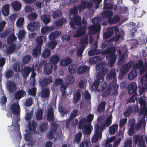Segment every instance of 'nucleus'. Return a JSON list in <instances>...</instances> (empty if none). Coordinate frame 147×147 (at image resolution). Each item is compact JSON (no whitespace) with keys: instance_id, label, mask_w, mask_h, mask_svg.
<instances>
[{"instance_id":"f257e3e1","label":"nucleus","mask_w":147,"mask_h":147,"mask_svg":"<svg viewBox=\"0 0 147 147\" xmlns=\"http://www.w3.org/2000/svg\"><path fill=\"white\" fill-rule=\"evenodd\" d=\"M112 117L108 116L103 124L100 126L98 124H95L94 126V134L92 137L91 141L93 143L97 142L99 140L102 138V133L105 127H108L112 123Z\"/></svg>"},{"instance_id":"f03ea898","label":"nucleus","mask_w":147,"mask_h":147,"mask_svg":"<svg viewBox=\"0 0 147 147\" xmlns=\"http://www.w3.org/2000/svg\"><path fill=\"white\" fill-rule=\"evenodd\" d=\"M108 72L107 68L103 67L99 71L96 75L97 79L91 85V90L92 91L98 90L100 83H102L104 80L105 75Z\"/></svg>"},{"instance_id":"7ed1b4c3","label":"nucleus","mask_w":147,"mask_h":147,"mask_svg":"<svg viewBox=\"0 0 147 147\" xmlns=\"http://www.w3.org/2000/svg\"><path fill=\"white\" fill-rule=\"evenodd\" d=\"M100 20V18L99 17L92 19V22L93 24L90 25L88 28L90 34H93L99 32L101 29Z\"/></svg>"},{"instance_id":"20e7f679","label":"nucleus","mask_w":147,"mask_h":147,"mask_svg":"<svg viewBox=\"0 0 147 147\" xmlns=\"http://www.w3.org/2000/svg\"><path fill=\"white\" fill-rule=\"evenodd\" d=\"M116 77L115 70L114 69H112L106 76V79L107 80L112 81L109 84L114 86V88L115 89L116 88V90L119 87V86L116 83L117 80Z\"/></svg>"},{"instance_id":"39448f33","label":"nucleus","mask_w":147,"mask_h":147,"mask_svg":"<svg viewBox=\"0 0 147 147\" xmlns=\"http://www.w3.org/2000/svg\"><path fill=\"white\" fill-rule=\"evenodd\" d=\"M137 85L135 82H131L129 84V95L134 94V95L132 96L129 98V102H134L135 100H136Z\"/></svg>"},{"instance_id":"423d86ee","label":"nucleus","mask_w":147,"mask_h":147,"mask_svg":"<svg viewBox=\"0 0 147 147\" xmlns=\"http://www.w3.org/2000/svg\"><path fill=\"white\" fill-rule=\"evenodd\" d=\"M104 52L107 54V57L109 59L108 63L110 66H112L116 59V57L115 55V51L111 49H108L105 50Z\"/></svg>"},{"instance_id":"0eeeda50","label":"nucleus","mask_w":147,"mask_h":147,"mask_svg":"<svg viewBox=\"0 0 147 147\" xmlns=\"http://www.w3.org/2000/svg\"><path fill=\"white\" fill-rule=\"evenodd\" d=\"M134 143L136 144L138 142L139 147H146L143 136L139 134L134 135L133 136Z\"/></svg>"},{"instance_id":"6e6552de","label":"nucleus","mask_w":147,"mask_h":147,"mask_svg":"<svg viewBox=\"0 0 147 147\" xmlns=\"http://www.w3.org/2000/svg\"><path fill=\"white\" fill-rule=\"evenodd\" d=\"M92 5V3L88 0H81V4L77 5V8L79 12H80L83 9L91 8Z\"/></svg>"},{"instance_id":"1a4fd4ad","label":"nucleus","mask_w":147,"mask_h":147,"mask_svg":"<svg viewBox=\"0 0 147 147\" xmlns=\"http://www.w3.org/2000/svg\"><path fill=\"white\" fill-rule=\"evenodd\" d=\"M53 82L51 77L50 76L47 78H44L43 79H40L39 83L41 87L43 88L47 86L49 84Z\"/></svg>"},{"instance_id":"9d476101","label":"nucleus","mask_w":147,"mask_h":147,"mask_svg":"<svg viewBox=\"0 0 147 147\" xmlns=\"http://www.w3.org/2000/svg\"><path fill=\"white\" fill-rule=\"evenodd\" d=\"M112 90H113L112 92L113 94L115 95L117 94L118 89L116 90V88L115 89L114 88V86L111 85V84H109L108 88L102 93V96L105 97L108 96Z\"/></svg>"},{"instance_id":"9b49d317","label":"nucleus","mask_w":147,"mask_h":147,"mask_svg":"<svg viewBox=\"0 0 147 147\" xmlns=\"http://www.w3.org/2000/svg\"><path fill=\"white\" fill-rule=\"evenodd\" d=\"M14 114L18 115L20 113V108L18 103H14L12 104L9 109Z\"/></svg>"},{"instance_id":"f8f14e48","label":"nucleus","mask_w":147,"mask_h":147,"mask_svg":"<svg viewBox=\"0 0 147 147\" xmlns=\"http://www.w3.org/2000/svg\"><path fill=\"white\" fill-rule=\"evenodd\" d=\"M39 25L37 22H31L27 25L28 30L31 32L37 31L39 28Z\"/></svg>"},{"instance_id":"ddd939ff","label":"nucleus","mask_w":147,"mask_h":147,"mask_svg":"<svg viewBox=\"0 0 147 147\" xmlns=\"http://www.w3.org/2000/svg\"><path fill=\"white\" fill-rule=\"evenodd\" d=\"M87 26H84L80 27L76 31V33L74 36L75 37H78L81 36L86 33L85 30H86Z\"/></svg>"},{"instance_id":"4468645a","label":"nucleus","mask_w":147,"mask_h":147,"mask_svg":"<svg viewBox=\"0 0 147 147\" xmlns=\"http://www.w3.org/2000/svg\"><path fill=\"white\" fill-rule=\"evenodd\" d=\"M7 88L10 93H13L15 92L16 89V86L14 82L9 80L7 82Z\"/></svg>"},{"instance_id":"2eb2a0df","label":"nucleus","mask_w":147,"mask_h":147,"mask_svg":"<svg viewBox=\"0 0 147 147\" xmlns=\"http://www.w3.org/2000/svg\"><path fill=\"white\" fill-rule=\"evenodd\" d=\"M32 68L30 66H27L24 67L22 70V74L24 78H26L29 76Z\"/></svg>"},{"instance_id":"dca6fc26","label":"nucleus","mask_w":147,"mask_h":147,"mask_svg":"<svg viewBox=\"0 0 147 147\" xmlns=\"http://www.w3.org/2000/svg\"><path fill=\"white\" fill-rule=\"evenodd\" d=\"M26 92L23 90L17 91L14 94V97L16 100H19L26 95Z\"/></svg>"},{"instance_id":"f3484780","label":"nucleus","mask_w":147,"mask_h":147,"mask_svg":"<svg viewBox=\"0 0 147 147\" xmlns=\"http://www.w3.org/2000/svg\"><path fill=\"white\" fill-rule=\"evenodd\" d=\"M90 69V67L86 65L81 66L78 68L77 72L79 74H84L89 71Z\"/></svg>"},{"instance_id":"a211bd4d","label":"nucleus","mask_w":147,"mask_h":147,"mask_svg":"<svg viewBox=\"0 0 147 147\" xmlns=\"http://www.w3.org/2000/svg\"><path fill=\"white\" fill-rule=\"evenodd\" d=\"M142 97L141 96L139 100V102L141 110L142 112H143L145 111L146 107V103L145 101V99L144 98L145 97L144 95L142 96Z\"/></svg>"},{"instance_id":"6ab92c4d","label":"nucleus","mask_w":147,"mask_h":147,"mask_svg":"<svg viewBox=\"0 0 147 147\" xmlns=\"http://www.w3.org/2000/svg\"><path fill=\"white\" fill-rule=\"evenodd\" d=\"M10 5L9 4L4 5L2 10V13L3 15L7 16L9 14V9Z\"/></svg>"},{"instance_id":"aec40b11","label":"nucleus","mask_w":147,"mask_h":147,"mask_svg":"<svg viewBox=\"0 0 147 147\" xmlns=\"http://www.w3.org/2000/svg\"><path fill=\"white\" fill-rule=\"evenodd\" d=\"M24 139L25 141L29 142L27 143L28 145L33 146L34 143L33 142V138L30 133H26L24 135Z\"/></svg>"},{"instance_id":"412c9836","label":"nucleus","mask_w":147,"mask_h":147,"mask_svg":"<svg viewBox=\"0 0 147 147\" xmlns=\"http://www.w3.org/2000/svg\"><path fill=\"white\" fill-rule=\"evenodd\" d=\"M82 129V131L85 134L89 135L92 131V127L90 124H87Z\"/></svg>"},{"instance_id":"4be33fe9","label":"nucleus","mask_w":147,"mask_h":147,"mask_svg":"<svg viewBox=\"0 0 147 147\" xmlns=\"http://www.w3.org/2000/svg\"><path fill=\"white\" fill-rule=\"evenodd\" d=\"M11 5L14 10L16 11H20L22 7L21 4L18 1L12 2Z\"/></svg>"},{"instance_id":"5701e85b","label":"nucleus","mask_w":147,"mask_h":147,"mask_svg":"<svg viewBox=\"0 0 147 147\" xmlns=\"http://www.w3.org/2000/svg\"><path fill=\"white\" fill-rule=\"evenodd\" d=\"M47 117L49 121H54V111L53 108H50L48 109Z\"/></svg>"},{"instance_id":"b1692460","label":"nucleus","mask_w":147,"mask_h":147,"mask_svg":"<svg viewBox=\"0 0 147 147\" xmlns=\"http://www.w3.org/2000/svg\"><path fill=\"white\" fill-rule=\"evenodd\" d=\"M54 29V28L53 27H49L46 26L41 28V32L42 34L45 35L46 34H48L49 32L53 30Z\"/></svg>"},{"instance_id":"393cba45","label":"nucleus","mask_w":147,"mask_h":147,"mask_svg":"<svg viewBox=\"0 0 147 147\" xmlns=\"http://www.w3.org/2000/svg\"><path fill=\"white\" fill-rule=\"evenodd\" d=\"M53 65L50 63H48L45 65V67H44L45 73L47 75H50L52 71Z\"/></svg>"},{"instance_id":"a878e982","label":"nucleus","mask_w":147,"mask_h":147,"mask_svg":"<svg viewBox=\"0 0 147 147\" xmlns=\"http://www.w3.org/2000/svg\"><path fill=\"white\" fill-rule=\"evenodd\" d=\"M46 38L45 36H38L36 39L37 43L36 46L41 47L43 41H45Z\"/></svg>"},{"instance_id":"bb28decb","label":"nucleus","mask_w":147,"mask_h":147,"mask_svg":"<svg viewBox=\"0 0 147 147\" xmlns=\"http://www.w3.org/2000/svg\"><path fill=\"white\" fill-rule=\"evenodd\" d=\"M113 12L111 10L105 11L102 13L101 16L105 18H108L109 19L111 18V17L113 16Z\"/></svg>"},{"instance_id":"cd10ccee","label":"nucleus","mask_w":147,"mask_h":147,"mask_svg":"<svg viewBox=\"0 0 147 147\" xmlns=\"http://www.w3.org/2000/svg\"><path fill=\"white\" fill-rule=\"evenodd\" d=\"M41 47L37 46L33 49L32 51V55L34 57L37 58L38 57V54H41Z\"/></svg>"},{"instance_id":"c85d7f7f","label":"nucleus","mask_w":147,"mask_h":147,"mask_svg":"<svg viewBox=\"0 0 147 147\" xmlns=\"http://www.w3.org/2000/svg\"><path fill=\"white\" fill-rule=\"evenodd\" d=\"M135 119H134L131 120H129V123H130V127L129 128V136L133 135L135 132L134 129Z\"/></svg>"},{"instance_id":"c756f323","label":"nucleus","mask_w":147,"mask_h":147,"mask_svg":"<svg viewBox=\"0 0 147 147\" xmlns=\"http://www.w3.org/2000/svg\"><path fill=\"white\" fill-rule=\"evenodd\" d=\"M72 60L69 57H67L64 60L61 61L60 62L62 66H65L68 65L72 62Z\"/></svg>"},{"instance_id":"7c9ffc66","label":"nucleus","mask_w":147,"mask_h":147,"mask_svg":"<svg viewBox=\"0 0 147 147\" xmlns=\"http://www.w3.org/2000/svg\"><path fill=\"white\" fill-rule=\"evenodd\" d=\"M118 125L117 124H113L109 128V133L110 135H113L115 134L117 131Z\"/></svg>"},{"instance_id":"2f4dec72","label":"nucleus","mask_w":147,"mask_h":147,"mask_svg":"<svg viewBox=\"0 0 147 147\" xmlns=\"http://www.w3.org/2000/svg\"><path fill=\"white\" fill-rule=\"evenodd\" d=\"M60 33L58 31H55L50 33L49 36V38L51 40H54L60 36Z\"/></svg>"},{"instance_id":"473e14b6","label":"nucleus","mask_w":147,"mask_h":147,"mask_svg":"<svg viewBox=\"0 0 147 147\" xmlns=\"http://www.w3.org/2000/svg\"><path fill=\"white\" fill-rule=\"evenodd\" d=\"M60 60L59 56L57 55H54L51 56L50 59V63L53 65H56Z\"/></svg>"},{"instance_id":"72a5a7b5","label":"nucleus","mask_w":147,"mask_h":147,"mask_svg":"<svg viewBox=\"0 0 147 147\" xmlns=\"http://www.w3.org/2000/svg\"><path fill=\"white\" fill-rule=\"evenodd\" d=\"M129 71V63H127L126 65H123L120 68V74L122 77Z\"/></svg>"},{"instance_id":"f704fd0d","label":"nucleus","mask_w":147,"mask_h":147,"mask_svg":"<svg viewBox=\"0 0 147 147\" xmlns=\"http://www.w3.org/2000/svg\"><path fill=\"white\" fill-rule=\"evenodd\" d=\"M81 98V94L80 90H77L74 96H73V101L74 103H77Z\"/></svg>"},{"instance_id":"c9c22d12","label":"nucleus","mask_w":147,"mask_h":147,"mask_svg":"<svg viewBox=\"0 0 147 147\" xmlns=\"http://www.w3.org/2000/svg\"><path fill=\"white\" fill-rule=\"evenodd\" d=\"M78 9L77 6L75 5L73 8H71L69 11V18H72L73 16H77L76 14L78 13Z\"/></svg>"},{"instance_id":"e433bc0d","label":"nucleus","mask_w":147,"mask_h":147,"mask_svg":"<svg viewBox=\"0 0 147 147\" xmlns=\"http://www.w3.org/2000/svg\"><path fill=\"white\" fill-rule=\"evenodd\" d=\"M22 64L19 62L15 63L13 65V69L16 72H20L22 69Z\"/></svg>"},{"instance_id":"4c0bfd02","label":"nucleus","mask_w":147,"mask_h":147,"mask_svg":"<svg viewBox=\"0 0 147 147\" xmlns=\"http://www.w3.org/2000/svg\"><path fill=\"white\" fill-rule=\"evenodd\" d=\"M69 18L71 20H73L76 24V26H80L81 25V18L78 15L75 16H73L72 18Z\"/></svg>"},{"instance_id":"58836bf2","label":"nucleus","mask_w":147,"mask_h":147,"mask_svg":"<svg viewBox=\"0 0 147 147\" xmlns=\"http://www.w3.org/2000/svg\"><path fill=\"white\" fill-rule=\"evenodd\" d=\"M50 91L47 88L42 89L41 91V94L43 98H47L49 96Z\"/></svg>"},{"instance_id":"ea45409f","label":"nucleus","mask_w":147,"mask_h":147,"mask_svg":"<svg viewBox=\"0 0 147 147\" xmlns=\"http://www.w3.org/2000/svg\"><path fill=\"white\" fill-rule=\"evenodd\" d=\"M120 19V17L118 15H115L113 18H109L108 20V22L110 24H114L118 22Z\"/></svg>"},{"instance_id":"a19ab883","label":"nucleus","mask_w":147,"mask_h":147,"mask_svg":"<svg viewBox=\"0 0 147 147\" xmlns=\"http://www.w3.org/2000/svg\"><path fill=\"white\" fill-rule=\"evenodd\" d=\"M16 46L15 43H12L7 49L6 52L7 54H10L13 53L16 49Z\"/></svg>"},{"instance_id":"79ce46f5","label":"nucleus","mask_w":147,"mask_h":147,"mask_svg":"<svg viewBox=\"0 0 147 147\" xmlns=\"http://www.w3.org/2000/svg\"><path fill=\"white\" fill-rule=\"evenodd\" d=\"M136 24L134 22H131L129 23V25L131 27H133L131 29V33L130 35L131 37L134 36L135 33L137 31V27L136 26Z\"/></svg>"},{"instance_id":"37998d69","label":"nucleus","mask_w":147,"mask_h":147,"mask_svg":"<svg viewBox=\"0 0 147 147\" xmlns=\"http://www.w3.org/2000/svg\"><path fill=\"white\" fill-rule=\"evenodd\" d=\"M87 121L86 120V118L82 117L80 119L79 123L78 129H82L84 127L86 126L87 124H86Z\"/></svg>"},{"instance_id":"c03bdc74","label":"nucleus","mask_w":147,"mask_h":147,"mask_svg":"<svg viewBox=\"0 0 147 147\" xmlns=\"http://www.w3.org/2000/svg\"><path fill=\"white\" fill-rule=\"evenodd\" d=\"M37 125V123L34 120H32L31 123L30 121L29 122L28 127L30 130H34L35 129Z\"/></svg>"},{"instance_id":"a18cd8bd","label":"nucleus","mask_w":147,"mask_h":147,"mask_svg":"<svg viewBox=\"0 0 147 147\" xmlns=\"http://www.w3.org/2000/svg\"><path fill=\"white\" fill-rule=\"evenodd\" d=\"M82 135V134L81 132L78 133L75 136L73 140L74 144H80L81 141Z\"/></svg>"},{"instance_id":"49530a36","label":"nucleus","mask_w":147,"mask_h":147,"mask_svg":"<svg viewBox=\"0 0 147 147\" xmlns=\"http://www.w3.org/2000/svg\"><path fill=\"white\" fill-rule=\"evenodd\" d=\"M115 136H114L106 140L104 144V147H111V142H112L115 139Z\"/></svg>"},{"instance_id":"de8ad7c7","label":"nucleus","mask_w":147,"mask_h":147,"mask_svg":"<svg viewBox=\"0 0 147 147\" xmlns=\"http://www.w3.org/2000/svg\"><path fill=\"white\" fill-rule=\"evenodd\" d=\"M80 44L82 45H87L88 43V36L86 35L82 37L80 39Z\"/></svg>"},{"instance_id":"09e8293b","label":"nucleus","mask_w":147,"mask_h":147,"mask_svg":"<svg viewBox=\"0 0 147 147\" xmlns=\"http://www.w3.org/2000/svg\"><path fill=\"white\" fill-rule=\"evenodd\" d=\"M107 103L104 101H102L98 106L97 110L99 112H102L104 111L105 109V105Z\"/></svg>"},{"instance_id":"8fccbe9b","label":"nucleus","mask_w":147,"mask_h":147,"mask_svg":"<svg viewBox=\"0 0 147 147\" xmlns=\"http://www.w3.org/2000/svg\"><path fill=\"white\" fill-rule=\"evenodd\" d=\"M41 19L45 24H47L50 21L51 19L47 15H44L41 16Z\"/></svg>"},{"instance_id":"3c124183","label":"nucleus","mask_w":147,"mask_h":147,"mask_svg":"<svg viewBox=\"0 0 147 147\" xmlns=\"http://www.w3.org/2000/svg\"><path fill=\"white\" fill-rule=\"evenodd\" d=\"M75 81L74 76L71 75H70L67 76L65 81L68 84H71L73 83Z\"/></svg>"},{"instance_id":"603ef678","label":"nucleus","mask_w":147,"mask_h":147,"mask_svg":"<svg viewBox=\"0 0 147 147\" xmlns=\"http://www.w3.org/2000/svg\"><path fill=\"white\" fill-rule=\"evenodd\" d=\"M66 22V20L65 18H61L56 21L55 24L57 26H61L63 23H65Z\"/></svg>"},{"instance_id":"864d4df0","label":"nucleus","mask_w":147,"mask_h":147,"mask_svg":"<svg viewBox=\"0 0 147 147\" xmlns=\"http://www.w3.org/2000/svg\"><path fill=\"white\" fill-rule=\"evenodd\" d=\"M17 39L16 37L14 34H11L9 36L7 39V42L8 44H12L14 41Z\"/></svg>"},{"instance_id":"5fc2aeb1","label":"nucleus","mask_w":147,"mask_h":147,"mask_svg":"<svg viewBox=\"0 0 147 147\" xmlns=\"http://www.w3.org/2000/svg\"><path fill=\"white\" fill-rule=\"evenodd\" d=\"M51 50L48 48L45 49L42 52V56L44 58H47L49 57L51 54Z\"/></svg>"},{"instance_id":"6e6d98bb","label":"nucleus","mask_w":147,"mask_h":147,"mask_svg":"<svg viewBox=\"0 0 147 147\" xmlns=\"http://www.w3.org/2000/svg\"><path fill=\"white\" fill-rule=\"evenodd\" d=\"M43 111L42 109L37 110L36 115V119L37 120H40L42 119Z\"/></svg>"},{"instance_id":"4d7b16f0","label":"nucleus","mask_w":147,"mask_h":147,"mask_svg":"<svg viewBox=\"0 0 147 147\" xmlns=\"http://www.w3.org/2000/svg\"><path fill=\"white\" fill-rule=\"evenodd\" d=\"M137 75V72L136 70L133 69L129 72V80H132Z\"/></svg>"},{"instance_id":"13d9d810","label":"nucleus","mask_w":147,"mask_h":147,"mask_svg":"<svg viewBox=\"0 0 147 147\" xmlns=\"http://www.w3.org/2000/svg\"><path fill=\"white\" fill-rule=\"evenodd\" d=\"M48 43V47L51 49H53L57 46V43L56 40H53Z\"/></svg>"},{"instance_id":"bf43d9fd","label":"nucleus","mask_w":147,"mask_h":147,"mask_svg":"<svg viewBox=\"0 0 147 147\" xmlns=\"http://www.w3.org/2000/svg\"><path fill=\"white\" fill-rule=\"evenodd\" d=\"M143 63L141 59L138 60L137 62L133 66L134 69H139L142 67Z\"/></svg>"},{"instance_id":"052dcab7","label":"nucleus","mask_w":147,"mask_h":147,"mask_svg":"<svg viewBox=\"0 0 147 147\" xmlns=\"http://www.w3.org/2000/svg\"><path fill=\"white\" fill-rule=\"evenodd\" d=\"M48 125L46 123H42L39 126V130L41 132H43L46 130Z\"/></svg>"},{"instance_id":"680f3d73","label":"nucleus","mask_w":147,"mask_h":147,"mask_svg":"<svg viewBox=\"0 0 147 147\" xmlns=\"http://www.w3.org/2000/svg\"><path fill=\"white\" fill-rule=\"evenodd\" d=\"M24 22V18L23 17H21L17 20L16 22V24L18 27H20L23 26Z\"/></svg>"},{"instance_id":"e2e57ef3","label":"nucleus","mask_w":147,"mask_h":147,"mask_svg":"<svg viewBox=\"0 0 147 147\" xmlns=\"http://www.w3.org/2000/svg\"><path fill=\"white\" fill-rule=\"evenodd\" d=\"M132 42H130V45L132 44L131 47L130 48L131 49H135L138 47V42L137 39H134L132 40H131Z\"/></svg>"},{"instance_id":"0e129e2a","label":"nucleus","mask_w":147,"mask_h":147,"mask_svg":"<svg viewBox=\"0 0 147 147\" xmlns=\"http://www.w3.org/2000/svg\"><path fill=\"white\" fill-rule=\"evenodd\" d=\"M86 47V46L81 45L80 48L78 49L77 52V55L78 56L81 57L82 55L84 48Z\"/></svg>"},{"instance_id":"69168bd1","label":"nucleus","mask_w":147,"mask_h":147,"mask_svg":"<svg viewBox=\"0 0 147 147\" xmlns=\"http://www.w3.org/2000/svg\"><path fill=\"white\" fill-rule=\"evenodd\" d=\"M14 75V72L11 69H9L5 73V77L6 78H11Z\"/></svg>"},{"instance_id":"338daca9","label":"nucleus","mask_w":147,"mask_h":147,"mask_svg":"<svg viewBox=\"0 0 147 147\" xmlns=\"http://www.w3.org/2000/svg\"><path fill=\"white\" fill-rule=\"evenodd\" d=\"M31 57L30 55H26L22 58V62L24 64H26L31 60Z\"/></svg>"},{"instance_id":"774afa93","label":"nucleus","mask_w":147,"mask_h":147,"mask_svg":"<svg viewBox=\"0 0 147 147\" xmlns=\"http://www.w3.org/2000/svg\"><path fill=\"white\" fill-rule=\"evenodd\" d=\"M37 17L38 15L35 13H33L29 14L28 16V19L31 21L35 20Z\"/></svg>"}]
</instances>
